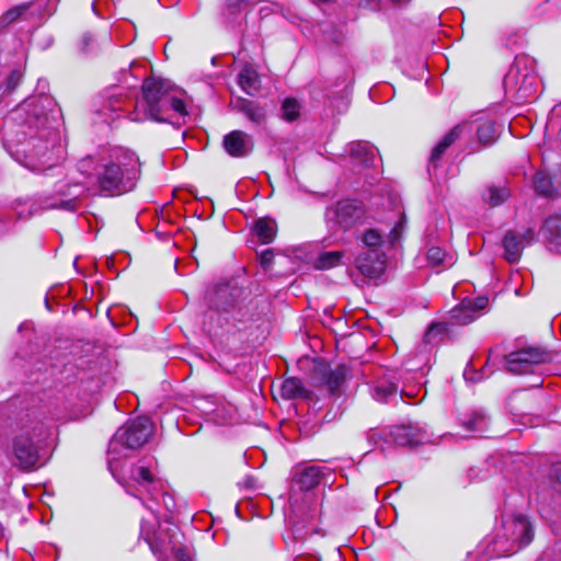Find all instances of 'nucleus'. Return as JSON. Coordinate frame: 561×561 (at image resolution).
Here are the masks:
<instances>
[{
  "mask_svg": "<svg viewBox=\"0 0 561 561\" xmlns=\"http://www.w3.org/2000/svg\"><path fill=\"white\" fill-rule=\"evenodd\" d=\"M405 226V218H402L394 225V227L390 230V232L385 238L378 230L368 229L362 237V241L366 247V250H370L371 252L385 251L386 244L389 243L393 245L398 242L403 233Z\"/></svg>",
  "mask_w": 561,
  "mask_h": 561,
  "instance_id": "obj_15",
  "label": "nucleus"
},
{
  "mask_svg": "<svg viewBox=\"0 0 561 561\" xmlns=\"http://www.w3.org/2000/svg\"><path fill=\"white\" fill-rule=\"evenodd\" d=\"M550 480L553 486L561 492V462L552 465L550 469Z\"/></svg>",
  "mask_w": 561,
  "mask_h": 561,
  "instance_id": "obj_43",
  "label": "nucleus"
},
{
  "mask_svg": "<svg viewBox=\"0 0 561 561\" xmlns=\"http://www.w3.org/2000/svg\"><path fill=\"white\" fill-rule=\"evenodd\" d=\"M403 396L409 397V398H413L415 394H414L412 391H409V390H407V389L404 388V389H402V391H401V397H403Z\"/></svg>",
  "mask_w": 561,
  "mask_h": 561,
  "instance_id": "obj_48",
  "label": "nucleus"
},
{
  "mask_svg": "<svg viewBox=\"0 0 561 561\" xmlns=\"http://www.w3.org/2000/svg\"><path fill=\"white\" fill-rule=\"evenodd\" d=\"M153 432L151 421L146 416L136 417L119 427L108 444V468L112 474L122 482V477H128L118 470V460L127 457L126 451L134 450L147 443Z\"/></svg>",
  "mask_w": 561,
  "mask_h": 561,
  "instance_id": "obj_4",
  "label": "nucleus"
},
{
  "mask_svg": "<svg viewBox=\"0 0 561 561\" xmlns=\"http://www.w3.org/2000/svg\"><path fill=\"white\" fill-rule=\"evenodd\" d=\"M240 288L226 283L215 286L207 294L206 299L211 310L218 312L225 322H231L234 325L243 322L249 314L248 310L240 305Z\"/></svg>",
  "mask_w": 561,
  "mask_h": 561,
  "instance_id": "obj_6",
  "label": "nucleus"
},
{
  "mask_svg": "<svg viewBox=\"0 0 561 561\" xmlns=\"http://www.w3.org/2000/svg\"><path fill=\"white\" fill-rule=\"evenodd\" d=\"M238 84L249 95H254L261 87L259 73L251 67H244L238 75Z\"/></svg>",
  "mask_w": 561,
  "mask_h": 561,
  "instance_id": "obj_25",
  "label": "nucleus"
},
{
  "mask_svg": "<svg viewBox=\"0 0 561 561\" xmlns=\"http://www.w3.org/2000/svg\"><path fill=\"white\" fill-rule=\"evenodd\" d=\"M273 257H274V253L272 250H266L264 252L261 253L260 255V262H261V265L267 270L272 262H273Z\"/></svg>",
  "mask_w": 561,
  "mask_h": 561,
  "instance_id": "obj_45",
  "label": "nucleus"
},
{
  "mask_svg": "<svg viewBox=\"0 0 561 561\" xmlns=\"http://www.w3.org/2000/svg\"><path fill=\"white\" fill-rule=\"evenodd\" d=\"M54 105V101L48 95H42L37 99L27 100L21 108L31 113L26 124L28 139L15 151V159L26 169L33 172H41L53 168L58 162L56 148L59 136L56 128L50 126L48 114L42 112L46 107Z\"/></svg>",
  "mask_w": 561,
  "mask_h": 561,
  "instance_id": "obj_2",
  "label": "nucleus"
},
{
  "mask_svg": "<svg viewBox=\"0 0 561 561\" xmlns=\"http://www.w3.org/2000/svg\"><path fill=\"white\" fill-rule=\"evenodd\" d=\"M170 557L175 558L178 561H187L190 559V554L186 549L181 546V542L176 543L175 549H169L168 553L163 557H157L160 560L168 559Z\"/></svg>",
  "mask_w": 561,
  "mask_h": 561,
  "instance_id": "obj_39",
  "label": "nucleus"
},
{
  "mask_svg": "<svg viewBox=\"0 0 561 561\" xmlns=\"http://www.w3.org/2000/svg\"><path fill=\"white\" fill-rule=\"evenodd\" d=\"M387 437L398 446H415L425 443L427 439L425 431L416 425H397L389 430H371L368 434L369 440L379 445L387 440Z\"/></svg>",
  "mask_w": 561,
  "mask_h": 561,
  "instance_id": "obj_9",
  "label": "nucleus"
},
{
  "mask_svg": "<svg viewBox=\"0 0 561 561\" xmlns=\"http://www.w3.org/2000/svg\"><path fill=\"white\" fill-rule=\"evenodd\" d=\"M227 153L234 158L249 156L254 148L252 137L242 130H232L228 133L222 140Z\"/></svg>",
  "mask_w": 561,
  "mask_h": 561,
  "instance_id": "obj_17",
  "label": "nucleus"
},
{
  "mask_svg": "<svg viewBox=\"0 0 561 561\" xmlns=\"http://www.w3.org/2000/svg\"><path fill=\"white\" fill-rule=\"evenodd\" d=\"M344 256L343 251H329L319 254L314 262V266L318 270H329L337 266Z\"/></svg>",
  "mask_w": 561,
  "mask_h": 561,
  "instance_id": "obj_31",
  "label": "nucleus"
},
{
  "mask_svg": "<svg viewBox=\"0 0 561 561\" xmlns=\"http://www.w3.org/2000/svg\"><path fill=\"white\" fill-rule=\"evenodd\" d=\"M461 425L471 433H483L489 425V419L482 411H472L461 419Z\"/></svg>",
  "mask_w": 561,
  "mask_h": 561,
  "instance_id": "obj_26",
  "label": "nucleus"
},
{
  "mask_svg": "<svg viewBox=\"0 0 561 561\" xmlns=\"http://www.w3.org/2000/svg\"><path fill=\"white\" fill-rule=\"evenodd\" d=\"M276 222L271 218H261L255 221L253 231L262 243H271L276 236Z\"/></svg>",
  "mask_w": 561,
  "mask_h": 561,
  "instance_id": "obj_27",
  "label": "nucleus"
},
{
  "mask_svg": "<svg viewBox=\"0 0 561 561\" xmlns=\"http://www.w3.org/2000/svg\"><path fill=\"white\" fill-rule=\"evenodd\" d=\"M535 239V232L531 228L519 231L510 230L503 238L504 257L510 263L519 261L523 250Z\"/></svg>",
  "mask_w": 561,
  "mask_h": 561,
  "instance_id": "obj_14",
  "label": "nucleus"
},
{
  "mask_svg": "<svg viewBox=\"0 0 561 561\" xmlns=\"http://www.w3.org/2000/svg\"><path fill=\"white\" fill-rule=\"evenodd\" d=\"M230 107L243 114L254 127H261L267 121V106L257 101L236 96L230 101Z\"/></svg>",
  "mask_w": 561,
  "mask_h": 561,
  "instance_id": "obj_16",
  "label": "nucleus"
},
{
  "mask_svg": "<svg viewBox=\"0 0 561 561\" xmlns=\"http://www.w3.org/2000/svg\"><path fill=\"white\" fill-rule=\"evenodd\" d=\"M324 467L308 466L295 472L294 482L300 490L308 491L317 486L324 477Z\"/></svg>",
  "mask_w": 561,
  "mask_h": 561,
  "instance_id": "obj_22",
  "label": "nucleus"
},
{
  "mask_svg": "<svg viewBox=\"0 0 561 561\" xmlns=\"http://www.w3.org/2000/svg\"><path fill=\"white\" fill-rule=\"evenodd\" d=\"M364 217L363 207L355 201H340L325 211L328 224L336 226L342 230H348L357 225Z\"/></svg>",
  "mask_w": 561,
  "mask_h": 561,
  "instance_id": "obj_10",
  "label": "nucleus"
},
{
  "mask_svg": "<svg viewBox=\"0 0 561 561\" xmlns=\"http://www.w3.org/2000/svg\"><path fill=\"white\" fill-rule=\"evenodd\" d=\"M251 0H225V5L222 9V16L226 19L228 23H233L241 14L243 8Z\"/></svg>",
  "mask_w": 561,
  "mask_h": 561,
  "instance_id": "obj_32",
  "label": "nucleus"
},
{
  "mask_svg": "<svg viewBox=\"0 0 561 561\" xmlns=\"http://www.w3.org/2000/svg\"><path fill=\"white\" fill-rule=\"evenodd\" d=\"M282 397L285 399L312 400V391L305 388L299 378L291 377L284 380L280 387Z\"/></svg>",
  "mask_w": 561,
  "mask_h": 561,
  "instance_id": "obj_23",
  "label": "nucleus"
},
{
  "mask_svg": "<svg viewBox=\"0 0 561 561\" xmlns=\"http://www.w3.org/2000/svg\"><path fill=\"white\" fill-rule=\"evenodd\" d=\"M470 130V125L467 123L458 124L451 128L433 148L430 156V168L436 169L442 157L446 150L456 142L466 131Z\"/></svg>",
  "mask_w": 561,
  "mask_h": 561,
  "instance_id": "obj_20",
  "label": "nucleus"
},
{
  "mask_svg": "<svg viewBox=\"0 0 561 561\" xmlns=\"http://www.w3.org/2000/svg\"><path fill=\"white\" fill-rule=\"evenodd\" d=\"M78 49L81 53H90L95 46V39L90 33H84L78 41Z\"/></svg>",
  "mask_w": 561,
  "mask_h": 561,
  "instance_id": "obj_40",
  "label": "nucleus"
},
{
  "mask_svg": "<svg viewBox=\"0 0 561 561\" xmlns=\"http://www.w3.org/2000/svg\"><path fill=\"white\" fill-rule=\"evenodd\" d=\"M398 386L393 382L383 381L374 387L373 396L377 401L387 402L391 396L397 393Z\"/></svg>",
  "mask_w": 561,
  "mask_h": 561,
  "instance_id": "obj_34",
  "label": "nucleus"
},
{
  "mask_svg": "<svg viewBox=\"0 0 561 561\" xmlns=\"http://www.w3.org/2000/svg\"><path fill=\"white\" fill-rule=\"evenodd\" d=\"M490 364H491V359L489 358V359L486 360V367H489V366H490Z\"/></svg>",
  "mask_w": 561,
  "mask_h": 561,
  "instance_id": "obj_52",
  "label": "nucleus"
},
{
  "mask_svg": "<svg viewBox=\"0 0 561 561\" xmlns=\"http://www.w3.org/2000/svg\"><path fill=\"white\" fill-rule=\"evenodd\" d=\"M151 512L152 516L150 519L144 518L140 525V537L149 545L152 553L157 557H163L168 553L169 549H175L176 543L174 541V535H170L168 543L165 542H154V537L159 534V520L154 515V508L145 504Z\"/></svg>",
  "mask_w": 561,
  "mask_h": 561,
  "instance_id": "obj_12",
  "label": "nucleus"
},
{
  "mask_svg": "<svg viewBox=\"0 0 561 561\" xmlns=\"http://www.w3.org/2000/svg\"><path fill=\"white\" fill-rule=\"evenodd\" d=\"M20 80V73L18 71H13L8 80V87L13 89Z\"/></svg>",
  "mask_w": 561,
  "mask_h": 561,
  "instance_id": "obj_47",
  "label": "nucleus"
},
{
  "mask_svg": "<svg viewBox=\"0 0 561 561\" xmlns=\"http://www.w3.org/2000/svg\"><path fill=\"white\" fill-rule=\"evenodd\" d=\"M512 531V540L516 545L513 552L526 547L534 539V529L529 520L524 515L515 516L507 523Z\"/></svg>",
  "mask_w": 561,
  "mask_h": 561,
  "instance_id": "obj_21",
  "label": "nucleus"
},
{
  "mask_svg": "<svg viewBox=\"0 0 561 561\" xmlns=\"http://www.w3.org/2000/svg\"><path fill=\"white\" fill-rule=\"evenodd\" d=\"M350 156L355 164L369 165L375 160V148L367 141L352 142Z\"/></svg>",
  "mask_w": 561,
  "mask_h": 561,
  "instance_id": "obj_24",
  "label": "nucleus"
},
{
  "mask_svg": "<svg viewBox=\"0 0 561 561\" xmlns=\"http://www.w3.org/2000/svg\"><path fill=\"white\" fill-rule=\"evenodd\" d=\"M492 371L486 373V367H483L481 371H474L473 368L467 366L463 371V377L466 379L472 380L474 382L482 380L488 377Z\"/></svg>",
  "mask_w": 561,
  "mask_h": 561,
  "instance_id": "obj_42",
  "label": "nucleus"
},
{
  "mask_svg": "<svg viewBox=\"0 0 561 561\" xmlns=\"http://www.w3.org/2000/svg\"><path fill=\"white\" fill-rule=\"evenodd\" d=\"M489 304V298L479 296L474 299L465 298L457 307L450 311V322L456 325H466L474 321L480 312Z\"/></svg>",
  "mask_w": 561,
  "mask_h": 561,
  "instance_id": "obj_13",
  "label": "nucleus"
},
{
  "mask_svg": "<svg viewBox=\"0 0 561 561\" xmlns=\"http://www.w3.org/2000/svg\"><path fill=\"white\" fill-rule=\"evenodd\" d=\"M279 8L280 7L276 3L271 4V7L265 5L260 9V14L262 18H265L270 14V12H276L277 10H279Z\"/></svg>",
  "mask_w": 561,
  "mask_h": 561,
  "instance_id": "obj_46",
  "label": "nucleus"
},
{
  "mask_svg": "<svg viewBox=\"0 0 561 561\" xmlns=\"http://www.w3.org/2000/svg\"><path fill=\"white\" fill-rule=\"evenodd\" d=\"M541 230L546 239L561 245V215L547 218Z\"/></svg>",
  "mask_w": 561,
  "mask_h": 561,
  "instance_id": "obj_28",
  "label": "nucleus"
},
{
  "mask_svg": "<svg viewBox=\"0 0 561 561\" xmlns=\"http://www.w3.org/2000/svg\"><path fill=\"white\" fill-rule=\"evenodd\" d=\"M477 150H479V148H472V149L469 151V153L474 152V151H477Z\"/></svg>",
  "mask_w": 561,
  "mask_h": 561,
  "instance_id": "obj_51",
  "label": "nucleus"
},
{
  "mask_svg": "<svg viewBox=\"0 0 561 561\" xmlns=\"http://www.w3.org/2000/svg\"><path fill=\"white\" fill-rule=\"evenodd\" d=\"M547 354L536 348L519 350L506 357L507 370L513 374H533L547 359Z\"/></svg>",
  "mask_w": 561,
  "mask_h": 561,
  "instance_id": "obj_11",
  "label": "nucleus"
},
{
  "mask_svg": "<svg viewBox=\"0 0 561 561\" xmlns=\"http://www.w3.org/2000/svg\"><path fill=\"white\" fill-rule=\"evenodd\" d=\"M202 410L204 413L209 415L216 423L224 424L227 422L226 417L221 415V413H220L221 410L219 408H216V409L202 408Z\"/></svg>",
  "mask_w": 561,
  "mask_h": 561,
  "instance_id": "obj_44",
  "label": "nucleus"
},
{
  "mask_svg": "<svg viewBox=\"0 0 561 561\" xmlns=\"http://www.w3.org/2000/svg\"><path fill=\"white\" fill-rule=\"evenodd\" d=\"M26 10L27 5H18L15 8H12L1 16V22L3 24H10L16 21Z\"/></svg>",
  "mask_w": 561,
  "mask_h": 561,
  "instance_id": "obj_38",
  "label": "nucleus"
},
{
  "mask_svg": "<svg viewBox=\"0 0 561 561\" xmlns=\"http://www.w3.org/2000/svg\"><path fill=\"white\" fill-rule=\"evenodd\" d=\"M136 165L137 160L133 154L114 151L98 163L92 157H87L78 163V169L94 181L101 195L116 196L135 187Z\"/></svg>",
  "mask_w": 561,
  "mask_h": 561,
  "instance_id": "obj_3",
  "label": "nucleus"
},
{
  "mask_svg": "<svg viewBox=\"0 0 561 561\" xmlns=\"http://www.w3.org/2000/svg\"><path fill=\"white\" fill-rule=\"evenodd\" d=\"M170 535H174V541L179 543V534L175 527L159 528V534L154 537V542L168 543Z\"/></svg>",
  "mask_w": 561,
  "mask_h": 561,
  "instance_id": "obj_41",
  "label": "nucleus"
},
{
  "mask_svg": "<svg viewBox=\"0 0 561 561\" xmlns=\"http://www.w3.org/2000/svg\"><path fill=\"white\" fill-rule=\"evenodd\" d=\"M135 91H130L128 94L121 91L114 92L108 96L100 113L105 117V121L111 117L112 113H117V117L122 113L133 122L146 119L169 122L174 114L179 116L187 114L182 91L163 79H145L142 82V100L135 101Z\"/></svg>",
  "mask_w": 561,
  "mask_h": 561,
  "instance_id": "obj_1",
  "label": "nucleus"
},
{
  "mask_svg": "<svg viewBox=\"0 0 561 561\" xmlns=\"http://www.w3.org/2000/svg\"><path fill=\"white\" fill-rule=\"evenodd\" d=\"M510 197V191L506 186H488L483 195V199L491 206L495 207L504 203Z\"/></svg>",
  "mask_w": 561,
  "mask_h": 561,
  "instance_id": "obj_30",
  "label": "nucleus"
},
{
  "mask_svg": "<svg viewBox=\"0 0 561 561\" xmlns=\"http://www.w3.org/2000/svg\"><path fill=\"white\" fill-rule=\"evenodd\" d=\"M534 187L538 194L549 196L552 192L551 179L547 173L539 171L534 176Z\"/></svg>",
  "mask_w": 561,
  "mask_h": 561,
  "instance_id": "obj_35",
  "label": "nucleus"
},
{
  "mask_svg": "<svg viewBox=\"0 0 561 561\" xmlns=\"http://www.w3.org/2000/svg\"><path fill=\"white\" fill-rule=\"evenodd\" d=\"M386 261L385 251L375 250V252H371L366 250L357 259V268L364 276L375 278L383 273Z\"/></svg>",
  "mask_w": 561,
  "mask_h": 561,
  "instance_id": "obj_19",
  "label": "nucleus"
},
{
  "mask_svg": "<svg viewBox=\"0 0 561 561\" xmlns=\"http://www.w3.org/2000/svg\"><path fill=\"white\" fill-rule=\"evenodd\" d=\"M42 436L46 433V427L42 422L36 424L23 425L21 433L13 440V454L16 465L23 470L34 469L38 461V448L31 437Z\"/></svg>",
  "mask_w": 561,
  "mask_h": 561,
  "instance_id": "obj_7",
  "label": "nucleus"
},
{
  "mask_svg": "<svg viewBox=\"0 0 561 561\" xmlns=\"http://www.w3.org/2000/svg\"><path fill=\"white\" fill-rule=\"evenodd\" d=\"M391 2H396V3H407L409 2L410 0H390Z\"/></svg>",
  "mask_w": 561,
  "mask_h": 561,
  "instance_id": "obj_49",
  "label": "nucleus"
},
{
  "mask_svg": "<svg viewBox=\"0 0 561 561\" xmlns=\"http://www.w3.org/2000/svg\"><path fill=\"white\" fill-rule=\"evenodd\" d=\"M92 9H93L94 13H95L96 15H99V12H98V10H96L95 2H93V4H92Z\"/></svg>",
  "mask_w": 561,
  "mask_h": 561,
  "instance_id": "obj_50",
  "label": "nucleus"
},
{
  "mask_svg": "<svg viewBox=\"0 0 561 561\" xmlns=\"http://www.w3.org/2000/svg\"><path fill=\"white\" fill-rule=\"evenodd\" d=\"M126 491L134 496L144 500L146 495L148 501L158 503L161 497L162 504L168 512H172L175 507L173 496L165 491L164 482L157 478L149 465L135 466L128 477H122V482Z\"/></svg>",
  "mask_w": 561,
  "mask_h": 561,
  "instance_id": "obj_5",
  "label": "nucleus"
},
{
  "mask_svg": "<svg viewBox=\"0 0 561 561\" xmlns=\"http://www.w3.org/2000/svg\"><path fill=\"white\" fill-rule=\"evenodd\" d=\"M447 328L444 323H433L427 331L425 332L423 336V347L425 351H427L428 346H433L440 337L446 333Z\"/></svg>",
  "mask_w": 561,
  "mask_h": 561,
  "instance_id": "obj_33",
  "label": "nucleus"
},
{
  "mask_svg": "<svg viewBox=\"0 0 561 561\" xmlns=\"http://www.w3.org/2000/svg\"><path fill=\"white\" fill-rule=\"evenodd\" d=\"M300 106L298 102L294 99H286L282 104V115L283 118L293 122L299 116Z\"/></svg>",
  "mask_w": 561,
  "mask_h": 561,
  "instance_id": "obj_37",
  "label": "nucleus"
},
{
  "mask_svg": "<svg viewBox=\"0 0 561 561\" xmlns=\"http://www.w3.org/2000/svg\"><path fill=\"white\" fill-rule=\"evenodd\" d=\"M345 377V366H337L335 369H332L329 366H322L316 370L318 386L325 388L330 396L340 394V388L343 385Z\"/></svg>",
  "mask_w": 561,
  "mask_h": 561,
  "instance_id": "obj_18",
  "label": "nucleus"
},
{
  "mask_svg": "<svg viewBox=\"0 0 561 561\" xmlns=\"http://www.w3.org/2000/svg\"><path fill=\"white\" fill-rule=\"evenodd\" d=\"M85 188L78 184L64 183L60 184L54 195H47L39 198L38 203L31 206L30 215L41 210L64 209L67 211H76L80 206V197L84 194Z\"/></svg>",
  "mask_w": 561,
  "mask_h": 561,
  "instance_id": "obj_8",
  "label": "nucleus"
},
{
  "mask_svg": "<svg viewBox=\"0 0 561 561\" xmlns=\"http://www.w3.org/2000/svg\"><path fill=\"white\" fill-rule=\"evenodd\" d=\"M499 136L495 124L491 121H484L477 127V138L483 146L492 145Z\"/></svg>",
  "mask_w": 561,
  "mask_h": 561,
  "instance_id": "obj_29",
  "label": "nucleus"
},
{
  "mask_svg": "<svg viewBox=\"0 0 561 561\" xmlns=\"http://www.w3.org/2000/svg\"><path fill=\"white\" fill-rule=\"evenodd\" d=\"M427 260L431 264L438 266H450L453 264L451 256H448L439 247H432L427 251Z\"/></svg>",
  "mask_w": 561,
  "mask_h": 561,
  "instance_id": "obj_36",
  "label": "nucleus"
}]
</instances>
